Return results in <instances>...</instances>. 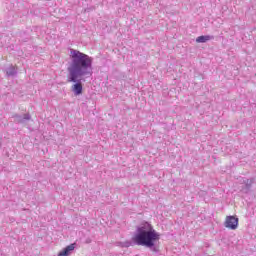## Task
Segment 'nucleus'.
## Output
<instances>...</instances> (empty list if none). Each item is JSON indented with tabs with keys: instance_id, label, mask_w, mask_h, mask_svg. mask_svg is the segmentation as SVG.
<instances>
[{
	"instance_id": "obj_1",
	"label": "nucleus",
	"mask_w": 256,
	"mask_h": 256,
	"mask_svg": "<svg viewBox=\"0 0 256 256\" xmlns=\"http://www.w3.org/2000/svg\"><path fill=\"white\" fill-rule=\"evenodd\" d=\"M70 59L71 63L67 68V71L69 73L67 77V82L75 83L71 87L74 95H82L83 84L77 81H79V77L91 75V69L93 67V58H91L89 55L85 53H82L79 50L71 49Z\"/></svg>"
},
{
	"instance_id": "obj_2",
	"label": "nucleus",
	"mask_w": 256,
	"mask_h": 256,
	"mask_svg": "<svg viewBox=\"0 0 256 256\" xmlns=\"http://www.w3.org/2000/svg\"><path fill=\"white\" fill-rule=\"evenodd\" d=\"M159 239V233L153 229L151 224L145 222L142 226L138 227L137 234L132 238V241L136 245H142L143 247H154Z\"/></svg>"
},
{
	"instance_id": "obj_3",
	"label": "nucleus",
	"mask_w": 256,
	"mask_h": 256,
	"mask_svg": "<svg viewBox=\"0 0 256 256\" xmlns=\"http://www.w3.org/2000/svg\"><path fill=\"white\" fill-rule=\"evenodd\" d=\"M224 226L226 229L235 231V229L239 227V218H237V216H227L224 221Z\"/></svg>"
},
{
	"instance_id": "obj_4",
	"label": "nucleus",
	"mask_w": 256,
	"mask_h": 256,
	"mask_svg": "<svg viewBox=\"0 0 256 256\" xmlns=\"http://www.w3.org/2000/svg\"><path fill=\"white\" fill-rule=\"evenodd\" d=\"M71 251H75V243L68 245L61 252H59L58 256H69Z\"/></svg>"
},
{
	"instance_id": "obj_5",
	"label": "nucleus",
	"mask_w": 256,
	"mask_h": 256,
	"mask_svg": "<svg viewBox=\"0 0 256 256\" xmlns=\"http://www.w3.org/2000/svg\"><path fill=\"white\" fill-rule=\"evenodd\" d=\"M211 40V36H199L196 39V43H207V41Z\"/></svg>"
}]
</instances>
